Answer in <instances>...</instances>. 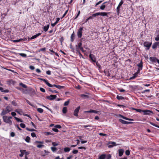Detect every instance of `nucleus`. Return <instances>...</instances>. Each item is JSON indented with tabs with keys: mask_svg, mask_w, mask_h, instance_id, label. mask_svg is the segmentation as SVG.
I'll return each mask as SVG.
<instances>
[{
	"mask_svg": "<svg viewBox=\"0 0 159 159\" xmlns=\"http://www.w3.org/2000/svg\"><path fill=\"white\" fill-rule=\"evenodd\" d=\"M12 118L11 116L8 117L7 116H4L3 117V119L4 121L7 123L9 124L10 125L12 124V122L11 119Z\"/></svg>",
	"mask_w": 159,
	"mask_h": 159,
	"instance_id": "1",
	"label": "nucleus"
},
{
	"mask_svg": "<svg viewBox=\"0 0 159 159\" xmlns=\"http://www.w3.org/2000/svg\"><path fill=\"white\" fill-rule=\"evenodd\" d=\"M152 44V42L145 41L143 43V45L144 47H146V49L148 50L151 47Z\"/></svg>",
	"mask_w": 159,
	"mask_h": 159,
	"instance_id": "2",
	"label": "nucleus"
},
{
	"mask_svg": "<svg viewBox=\"0 0 159 159\" xmlns=\"http://www.w3.org/2000/svg\"><path fill=\"white\" fill-rule=\"evenodd\" d=\"M83 28L81 27L78 29L77 32V36L79 38H81L82 37V34L83 33Z\"/></svg>",
	"mask_w": 159,
	"mask_h": 159,
	"instance_id": "3",
	"label": "nucleus"
},
{
	"mask_svg": "<svg viewBox=\"0 0 159 159\" xmlns=\"http://www.w3.org/2000/svg\"><path fill=\"white\" fill-rule=\"evenodd\" d=\"M98 15H101L103 16H107V13L106 12H97L95 13L93 15L94 16H97Z\"/></svg>",
	"mask_w": 159,
	"mask_h": 159,
	"instance_id": "4",
	"label": "nucleus"
},
{
	"mask_svg": "<svg viewBox=\"0 0 159 159\" xmlns=\"http://www.w3.org/2000/svg\"><path fill=\"white\" fill-rule=\"evenodd\" d=\"M57 96L54 95H51L50 96H48L46 98L49 100H52L56 98Z\"/></svg>",
	"mask_w": 159,
	"mask_h": 159,
	"instance_id": "5",
	"label": "nucleus"
},
{
	"mask_svg": "<svg viewBox=\"0 0 159 159\" xmlns=\"http://www.w3.org/2000/svg\"><path fill=\"white\" fill-rule=\"evenodd\" d=\"M89 57L93 62H96V58L93 54L90 53L89 55Z\"/></svg>",
	"mask_w": 159,
	"mask_h": 159,
	"instance_id": "6",
	"label": "nucleus"
},
{
	"mask_svg": "<svg viewBox=\"0 0 159 159\" xmlns=\"http://www.w3.org/2000/svg\"><path fill=\"white\" fill-rule=\"evenodd\" d=\"M80 108V106L78 107L74 111V115L76 116H78V113Z\"/></svg>",
	"mask_w": 159,
	"mask_h": 159,
	"instance_id": "7",
	"label": "nucleus"
},
{
	"mask_svg": "<svg viewBox=\"0 0 159 159\" xmlns=\"http://www.w3.org/2000/svg\"><path fill=\"white\" fill-rule=\"evenodd\" d=\"M123 0H121L120 2L119 3L118 6H117L116 8V11L118 13H119L120 11V6L122 5L123 3Z\"/></svg>",
	"mask_w": 159,
	"mask_h": 159,
	"instance_id": "8",
	"label": "nucleus"
},
{
	"mask_svg": "<svg viewBox=\"0 0 159 159\" xmlns=\"http://www.w3.org/2000/svg\"><path fill=\"white\" fill-rule=\"evenodd\" d=\"M76 50L77 52H79V50L78 49L79 48L80 49L81 48L83 47H82V43L81 42L79 43H78V45H76Z\"/></svg>",
	"mask_w": 159,
	"mask_h": 159,
	"instance_id": "9",
	"label": "nucleus"
},
{
	"mask_svg": "<svg viewBox=\"0 0 159 159\" xmlns=\"http://www.w3.org/2000/svg\"><path fill=\"white\" fill-rule=\"evenodd\" d=\"M119 120L121 123L124 124H130L131 123V122L127 121L121 119H120Z\"/></svg>",
	"mask_w": 159,
	"mask_h": 159,
	"instance_id": "10",
	"label": "nucleus"
},
{
	"mask_svg": "<svg viewBox=\"0 0 159 159\" xmlns=\"http://www.w3.org/2000/svg\"><path fill=\"white\" fill-rule=\"evenodd\" d=\"M143 112H144V114L145 115H149L150 113H152V111L148 110H143Z\"/></svg>",
	"mask_w": 159,
	"mask_h": 159,
	"instance_id": "11",
	"label": "nucleus"
},
{
	"mask_svg": "<svg viewBox=\"0 0 159 159\" xmlns=\"http://www.w3.org/2000/svg\"><path fill=\"white\" fill-rule=\"evenodd\" d=\"M159 44V42H156L154 43L152 46V48L153 49H155L157 47Z\"/></svg>",
	"mask_w": 159,
	"mask_h": 159,
	"instance_id": "12",
	"label": "nucleus"
},
{
	"mask_svg": "<svg viewBox=\"0 0 159 159\" xmlns=\"http://www.w3.org/2000/svg\"><path fill=\"white\" fill-rule=\"evenodd\" d=\"M116 145V143L115 142H111L109 143V144L108 145L109 148H112Z\"/></svg>",
	"mask_w": 159,
	"mask_h": 159,
	"instance_id": "13",
	"label": "nucleus"
},
{
	"mask_svg": "<svg viewBox=\"0 0 159 159\" xmlns=\"http://www.w3.org/2000/svg\"><path fill=\"white\" fill-rule=\"evenodd\" d=\"M119 151V155L120 157L121 156L124 152V150L122 149H120Z\"/></svg>",
	"mask_w": 159,
	"mask_h": 159,
	"instance_id": "14",
	"label": "nucleus"
},
{
	"mask_svg": "<svg viewBox=\"0 0 159 159\" xmlns=\"http://www.w3.org/2000/svg\"><path fill=\"white\" fill-rule=\"evenodd\" d=\"M119 116L121 117L122 118L124 119H125L126 120H133L132 119H129V118H128L127 117H126L124 116H123L121 115H120V114L119 115Z\"/></svg>",
	"mask_w": 159,
	"mask_h": 159,
	"instance_id": "15",
	"label": "nucleus"
},
{
	"mask_svg": "<svg viewBox=\"0 0 159 159\" xmlns=\"http://www.w3.org/2000/svg\"><path fill=\"white\" fill-rule=\"evenodd\" d=\"M149 59L152 62H155L157 61V59L155 57H150Z\"/></svg>",
	"mask_w": 159,
	"mask_h": 159,
	"instance_id": "16",
	"label": "nucleus"
},
{
	"mask_svg": "<svg viewBox=\"0 0 159 159\" xmlns=\"http://www.w3.org/2000/svg\"><path fill=\"white\" fill-rule=\"evenodd\" d=\"M20 152L21 153H23L24 154H25V156H27L29 154L28 152H26L25 150H20Z\"/></svg>",
	"mask_w": 159,
	"mask_h": 159,
	"instance_id": "17",
	"label": "nucleus"
},
{
	"mask_svg": "<svg viewBox=\"0 0 159 159\" xmlns=\"http://www.w3.org/2000/svg\"><path fill=\"white\" fill-rule=\"evenodd\" d=\"M6 110L9 113L11 111L12 109L10 106H8L6 107Z\"/></svg>",
	"mask_w": 159,
	"mask_h": 159,
	"instance_id": "18",
	"label": "nucleus"
},
{
	"mask_svg": "<svg viewBox=\"0 0 159 159\" xmlns=\"http://www.w3.org/2000/svg\"><path fill=\"white\" fill-rule=\"evenodd\" d=\"M49 24L47 25L46 26H45L43 27L44 31H45V32H46L48 30L49 28Z\"/></svg>",
	"mask_w": 159,
	"mask_h": 159,
	"instance_id": "19",
	"label": "nucleus"
},
{
	"mask_svg": "<svg viewBox=\"0 0 159 159\" xmlns=\"http://www.w3.org/2000/svg\"><path fill=\"white\" fill-rule=\"evenodd\" d=\"M41 34V33H38L35 35H34L33 36H32L30 38V39H34L36 38H37V37H38V36H39L40 35V34Z\"/></svg>",
	"mask_w": 159,
	"mask_h": 159,
	"instance_id": "20",
	"label": "nucleus"
},
{
	"mask_svg": "<svg viewBox=\"0 0 159 159\" xmlns=\"http://www.w3.org/2000/svg\"><path fill=\"white\" fill-rule=\"evenodd\" d=\"M106 3H107V2H105L102 4V5H101V6L100 7V9L101 10H103L105 9V8L106 7V6L105 5V4Z\"/></svg>",
	"mask_w": 159,
	"mask_h": 159,
	"instance_id": "21",
	"label": "nucleus"
},
{
	"mask_svg": "<svg viewBox=\"0 0 159 159\" xmlns=\"http://www.w3.org/2000/svg\"><path fill=\"white\" fill-rule=\"evenodd\" d=\"M8 113V112L6 110H3L1 114V116L4 115Z\"/></svg>",
	"mask_w": 159,
	"mask_h": 159,
	"instance_id": "22",
	"label": "nucleus"
},
{
	"mask_svg": "<svg viewBox=\"0 0 159 159\" xmlns=\"http://www.w3.org/2000/svg\"><path fill=\"white\" fill-rule=\"evenodd\" d=\"M47 85L50 87H57V85L55 84L52 85L50 84L49 83H48V84Z\"/></svg>",
	"mask_w": 159,
	"mask_h": 159,
	"instance_id": "23",
	"label": "nucleus"
},
{
	"mask_svg": "<svg viewBox=\"0 0 159 159\" xmlns=\"http://www.w3.org/2000/svg\"><path fill=\"white\" fill-rule=\"evenodd\" d=\"M106 158V155L102 154L99 157V159H105Z\"/></svg>",
	"mask_w": 159,
	"mask_h": 159,
	"instance_id": "24",
	"label": "nucleus"
},
{
	"mask_svg": "<svg viewBox=\"0 0 159 159\" xmlns=\"http://www.w3.org/2000/svg\"><path fill=\"white\" fill-rule=\"evenodd\" d=\"M116 98L118 100H123L124 99V97L122 96H120L117 95L116 97Z\"/></svg>",
	"mask_w": 159,
	"mask_h": 159,
	"instance_id": "25",
	"label": "nucleus"
},
{
	"mask_svg": "<svg viewBox=\"0 0 159 159\" xmlns=\"http://www.w3.org/2000/svg\"><path fill=\"white\" fill-rule=\"evenodd\" d=\"M137 66L139 68H141V69H142V68L143 67V63L142 62V61H141V62L139 63V64H138L137 65Z\"/></svg>",
	"mask_w": 159,
	"mask_h": 159,
	"instance_id": "26",
	"label": "nucleus"
},
{
	"mask_svg": "<svg viewBox=\"0 0 159 159\" xmlns=\"http://www.w3.org/2000/svg\"><path fill=\"white\" fill-rule=\"evenodd\" d=\"M70 38L71 42H73L75 39V35L74 34V32H73V34H71L70 37Z\"/></svg>",
	"mask_w": 159,
	"mask_h": 159,
	"instance_id": "27",
	"label": "nucleus"
},
{
	"mask_svg": "<svg viewBox=\"0 0 159 159\" xmlns=\"http://www.w3.org/2000/svg\"><path fill=\"white\" fill-rule=\"evenodd\" d=\"M24 40V39H19L14 40L13 41V42H15V43H17V42H20V41H23Z\"/></svg>",
	"mask_w": 159,
	"mask_h": 159,
	"instance_id": "28",
	"label": "nucleus"
},
{
	"mask_svg": "<svg viewBox=\"0 0 159 159\" xmlns=\"http://www.w3.org/2000/svg\"><path fill=\"white\" fill-rule=\"evenodd\" d=\"M155 39L156 41H159V31H157V34L156 37L155 38Z\"/></svg>",
	"mask_w": 159,
	"mask_h": 159,
	"instance_id": "29",
	"label": "nucleus"
},
{
	"mask_svg": "<svg viewBox=\"0 0 159 159\" xmlns=\"http://www.w3.org/2000/svg\"><path fill=\"white\" fill-rule=\"evenodd\" d=\"M39 79L40 80H43L47 85L48 84V83L47 80L42 78H39Z\"/></svg>",
	"mask_w": 159,
	"mask_h": 159,
	"instance_id": "30",
	"label": "nucleus"
},
{
	"mask_svg": "<svg viewBox=\"0 0 159 159\" xmlns=\"http://www.w3.org/2000/svg\"><path fill=\"white\" fill-rule=\"evenodd\" d=\"M62 112L63 113L65 114L67 112V107H64L63 108Z\"/></svg>",
	"mask_w": 159,
	"mask_h": 159,
	"instance_id": "31",
	"label": "nucleus"
},
{
	"mask_svg": "<svg viewBox=\"0 0 159 159\" xmlns=\"http://www.w3.org/2000/svg\"><path fill=\"white\" fill-rule=\"evenodd\" d=\"M70 150V148L68 147H66L64 148V151L65 152H69Z\"/></svg>",
	"mask_w": 159,
	"mask_h": 159,
	"instance_id": "32",
	"label": "nucleus"
},
{
	"mask_svg": "<svg viewBox=\"0 0 159 159\" xmlns=\"http://www.w3.org/2000/svg\"><path fill=\"white\" fill-rule=\"evenodd\" d=\"M23 93L25 94H27L28 93V89H23L21 91Z\"/></svg>",
	"mask_w": 159,
	"mask_h": 159,
	"instance_id": "33",
	"label": "nucleus"
},
{
	"mask_svg": "<svg viewBox=\"0 0 159 159\" xmlns=\"http://www.w3.org/2000/svg\"><path fill=\"white\" fill-rule=\"evenodd\" d=\"M37 111L39 112L40 113H43V110L41 108H38L37 109Z\"/></svg>",
	"mask_w": 159,
	"mask_h": 159,
	"instance_id": "34",
	"label": "nucleus"
},
{
	"mask_svg": "<svg viewBox=\"0 0 159 159\" xmlns=\"http://www.w3.org/2000/svg\"><path fill=\"white\" fill-rule=\"evenodd\" d=\"M138 75V74L136 73V72L134 74V75L131 77L130 79H133L135 78V77L137 76Z\"/></svg>",
	"mask_w": 159,
	"mask_h": 159,
	"instance_id": "35",
	"label": "nucleus"
},
{
	"mask_svg": "<svg viewBox=\"0 0 159 159\" xmlns=\"http://www.w3.org/2000/svg\"><path fill=\"white\" fill-rule=\"evenodd\" d=\"M19 85L21 86H22L23 87L25 88H27V86H26V85L23 84L22 83H20V84H19Z\"/></svg>",
	"mask_w": 159,
	"mask_h": 159,
	"instance_id": "36",
	"label": "nucleus"
},
{
	"mask_svg": "<svg viewBox=\"0 0 159 159\" xmlns=\"http://www.w3.org/2000/svg\"><path fill=\"white\" fill-rule=\"evenodd\" d=\"M26 129L27 130L30 131H36V130L34 129H29L28 128H26Z\"/></svg>",
	"mask_w": 159,
	"mask_h": 159,
	"instance_id": "37",
	"label": "nucleus"
},
{
	"mask_svg": "<svg viewBox=\"0 0 159 159\" xmlns=\"http://www.w3.org/2000/svg\"><path fill=\"white\" fill-rule=\"evenodd\" d=\"M19 54L20 56L22 57H26L27 56L26 54H25V53H19Z\"/></svg>",
	"mask_w": 159,
	"mask_h": 159,
	"instance_id": "38",
	"label": "nucleus"
},
{
	"mask_svg": "<svg viewBox=\"0 0 159 159\" xmlns=\"http://www.w3.org/2000/svg\"><path fill=\"white\" fill-rule=\"evenodd\" d=\"M30 139V137L28 136H27L25 139V140L26 142H27L28 143H29Z\"/></svg>",
	"mask_w": 159,
	"mask_h": 159,
	"instance_id": "39",
	"label": "nucleus"
},
{
	"mask_svg": "<svg viewBox=\"0 0 159 159\" xmlns=\"http://www.w3.org/2000/svg\"><path fill=\"white\" fill-rule=\"evenodd\" d=\"M80 96L84 98H88V96L87 95L85 94H81Z\"/></svg>",
	"mask_w": 159,
	"mask_h": 159,
	"instance_id": "40",
	"label": "nucleus"
},
{
	"mask_svg": "<svg viewBox=\"0 0 159 159\" xmlns=\"http://www.w3.org/2000/svg\"><path fill=\"white\" fill-rule=\"evenodd\" d=\"M133 110H135L136 111H137L138 112H143V110H140V109H135V108H133Z\"/></svg>",
	"mask_w": 159,
	"mask_h": 159,
	"instance_id": "41",
	"label": "nucleus"
},
{
	"mask_svg": "<svg viewBox=\"0 0 159 159\" xmlns=\"http://www.w3.org/2000/svg\"><path fill=\"white\" fill-rule=\"evenodd\" d=\"M93 110H90L89 111H85V113H93Z\"/></svg>",
	"mask_w": 159,
	"mask_h": 159,
	"instance_id": "42",
	"label": "nucleus"
},
{
	"mask_svg": "<svg viewBox=\"0 0 159 159\" xmlns=\"http://www.w3.org/2000/svg\"><path fill=\"white\" fill-rule=\"evenodd\" d=\"M49 91L50 92H52V93H58V92L56 90H54V91H52V90L51 89H49Z\"/></svg>",
	"mask_w": 159,
	"mask_h": 159,
	"instance_id": "43",
	"label": "nucleus"
},
{
	"mask_svg": "<svg viewBox=\"0 0 159 159\" xmlns=\"http://www.w3.org/2000/svg\"><path fill=\"white\" fill-rule=\"evenodd\" d=\"M20 126L21 128H24L25 127V125L23 123L20 124Z\"/></svg>",
	"mask_w": 159,
	"mask_h": 159,
	"instance_id": "44",
	"label": "nucleus"
},
{
	"mask_svg": "<svg viewBox=\"0 0 159 159\" xmlns=\"http://www.w3.org/2000/svg\"><path fill=\"white\" fill-rule=\"evenodd\" d=\"M64 88V86H61L59 85H57V88L60 89H63Z\"/></svg>",
	"mask_w": 159,
	"mask_h": 159,
	"instance_id": "45",
	"label": "nucleus"
},
{
	"mask_svg": "<svg viewBox=\"0 0 159 159\" xmlns=\"http://www.w3.org/2000/svg\"><path fill=\"white\" fill-rule=\"evenodd\" d=\"M14 118L18 122H22V120H21L20 119H19V118H18L16 117H15Z\"/></svg>",
	"mask_w": 159,
	"mask_h": 159,
	"instance_id": "46",
	"label": "nucleus"
},
{
	"mask_svg": "<svg viewBox=\"0 0 159 159\" xmlns=\"http://www.w3.org/2000/svg\"><path fill=\"white\" fill-rule=\"evenodd\" d=\"M150 123L152 125L159 128V126L157 125L152 122H150Z\"/></svg>",
	"mask_w": 159,
	"mask_h": 159,
	"instance_id": "47",
	"label": "nucleus"
},
{
	"mask_svg": "<svg viewBox=\"0 0 159 159\" xmlns=\"http://www.w3.org/2000/svg\"><path fill=\"white\" fill-rule=\"evenodd\" d=\"M11 104L15 106H17V104L15 102V101H13L12 102Z\"/></svg>",
	"mask_w": 159,
	"mask_h": 159,
	"instance_id": "48",
	"label": "nucleus"
},
{
	"mask_svg": "<svg viewBox=\"0 0 159 159\" xmlns=\"http://www.w3.org/2000/svg\"><path fill=\"white\" fill-rule=\"evenodd\" d=\"M125 154L127 155V156H128L130 154V151L129 150H127L125 152Z\"/></svg>",
	"mask_w": 159,
	"mask_h": 159,
	"instance_id": "49",
	"label": "nucleus"
},
{
	"mask_svg": "<svg viewBox=\"0 0 159 159\" xmlns=\"http://www.w3.org/2000/svg\"><path fill=\"white\" fill-rule=\"evenodd\" d=\"M69 101L68 100L66 102H65L64 103V106H67L68 105L69 103Z\"/></svg>",
	"mask_w": 159,
	"mask_h": 159,
	"instance_id": "50",
	"label": "nucleus"
},
{
	"mask_svg": "<svg viewBox=\"0 0 159 159\" xmlns=\"http://www.w3.org/2000/svg\"><path fill=\"white\" fill-rule=\"evenodd\" d=\"M26 102L29 105H30L32 106H33V105H32L30 102L28 100H26Z\"/></svg>",
	"mask_w": 159,
	"mask_h": 159,
	"instance_id": "51",
	"label": "nucleus"
},
{
	"mask_svg": "<svg viewBox=\"0 0 159 159\" xmlns=\"http://www.w3.org/2000/svg\"><path fill=\"white\" fill-rule=\"evenodd\" d=\"M51 149L53 152H54L57 150V148L55 147H51Z\"/></svg>",
	"mask_w": 159,
	"mask_h": 159,
	"instance_id": "52",
	"label": "nucleus"
},
{
	"mask_svg": "<svg viewBox=\"0 0 159 159\" xmlns=\"http://www.w3.org/2000/svg\"><path fill=\"white\" fill-rule=\"evenodd\" d=\"M78 152V151L76 150H74L72 151V153L74 154H76Z\"/></svg>",
	"mask_w": 159,
	"mask_h": 159,
	"instance_id": "53",
	"label": "nucleus"
},
{
	"mask_svg": "<svg viewBox=\"0 0 159 159\" xmlns=\"http://www.w3.org/2000/svg\"><path fill=\"white\" fill-rule=\"evenodd\" d=\"M52 144L54 146H57L58 145V144L57 143L54 142H52Z\"/></svg>",
	"mask_w": 159,
	"mask_h": 159,
	"instance_id": "54",
	"label": "nucleus"
},
{
	"mask_svg": "<svg viewBox=\"0 0 159 159\" xmlns=\"http://www.w3.org/2000/svg\"><path fill=\"white\" fill-rule=\"evenodd\" d=\"M55 127L56 128L60 129L61 128V126L60 125H56L55 126Z\"/></svg>",
	"mask_w": 159,
	"mask_h": 159,
	"instance_id": "55",
	"label": "nucleus"
},
{
	"mask_svg": "<svg viewBox=\"0 0 159 159\" xmlns=\"http://www.w3.org/2000/svg\"><path fill=\"white\" fill-rule=\"evenodd\" d=\"M52 130L53 131L55 132H58V130L57 128H52Z\"/></svg>",
	"mask_w": 159,
	"mask_h": 159,
	"instance_id": "56",
	"label": "nucleus"
},
{
	"mask_svg": "<svg viewBox=\"0 0 159 159\" xmlns=\"http://www.w3.org/2000/svg\"><path fill=\"white\" fill-rule=\"evenodd\" d=\"M150 91L149 89H146L145 90H144L142 92V93H145L146 92H149Z\"/></svg>",
	"mask_w": 159,
	"mask_h": 159,
	"instance_id": "57",
	"label": "nucleus"
},
{
	"mask_svg": "<svg viewBox=\"0 0 159 159\" xmlns=\"http://www.w3.org/2000/svg\"><path fill=\"white\" fill-rule=\"evenodd\" d=\"M68 11V10H66V11H65V13H64V14L63 15V16H62V18H63V17H64L66 16V14L67 13Z\"/></svg>",
	"mask_w": 159,
	"mask_h": 159,
	"instance_id": "58",
	"label": "nucleus"
},
{
	"mask_svg": "<svg viewBox=\"0 0 159 159\" xmlns=\"http://www.w3.org/2000/svg\"><path fill=\"white\" fill-rule=\"evenodd\" d=\"M40 91H41V92H43L44 93L45 92V90L43 88H40Z\"/></svg>",
	"mask_w": 159,
	"mask_h": 159,
	"instance_id": "59",
	"label": "nucleus"
},
{
	"mask_svg": "<svg viewBox=\"0 0 159 159\" xmlns=\"http://www.w3.org/2000/svg\"><path fill=\"white\" fill-rule=\"evenodd\" d=\"M93 113H96V114H99L100 113L99 111L93 110Z\"/></svg>",
	"mask_w": 159,
	"mask_h": 159,
	"instance_id": "60",
	"label": "nucleus"
},
{
	"mask_svg": "<svg viewBox=\"0 0 159 159\" xmlns=\"http://www.w3.org/2000/svg\"><path fill=\"white\" fill-rule=\"evenodd\" d=\"M46 135H53V134L50 132H47L46 133Z\"/></svg>",
	"mask_w": 159,
	"mask_h": 159,
	"instance_id": "61",
	"label": "nucleus"
},
{
	"mask_svg": "<svg viewBox=\"0 0 159 159\" xmlns=\"http://www.w3.org/2000/svg\"><path fill=\"white\" fill-rule=\"evenodd\" d=\"M31 135L33 137H36V134L34 133L33 132L31 134Z\"/></svg>",
	"mask_w": 159,
	"mask_h": 159,
	"instance_id": "62",
	"label": "nucleus"
},
{
	"mask_svg": "<svg viewBox=\"0 0 159 159\" xmlns=\"http://www.w3.org/2000/svg\"><path fill=\"white\" fill-rule=\"evenodd\" d=\"M10 135H11V136L12 137H13L15 136V134L14 132H11V134H10Z\"/></svg>",
	"mask_w": 159,
	"mask_h": 159,
	"instance_id": "63",
	"label": "nucleus"
},
{
	"mask_svg": "<svg viewBox=\"0 0 159 159\" xmlns=\"http://www.w3.org/2000/svg\"><path fill=\"white\" fill-rule=\"evenodd\" d=\"M30 68L31 70H34V69L35 68H34V66H30Z\"/></svg>",
	"mask_w": 159,
	"mask_h": 159,
	"instance_id": "64",
	"label": "nucleus"
}]
</instances>
